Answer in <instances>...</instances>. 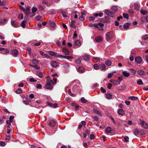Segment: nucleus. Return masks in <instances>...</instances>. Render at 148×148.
<instances>
[{
    "label": "nucleus",
    "instance_id": "39448f33",
    "mask_svg": "<svg viewBox=\"0 0 148 148\" xmlns=\"http://www.w3.org/2000/svg\"><path fill=\"white\" fill-rule=\"evenodd\" d=\"M30 10V8L29 6H27L26 9H25L24 12L27 15H29L31 14V12H29Z\"/></svg>",
    "mask_w": 148,
    "mask_h": 148
},
{
    "label": "nucleus",
    "instance_id": "37998d69",
    "mask_svg": "<svg viewBox=\"0 0 148 148\" xmlns=\"http://www.w3.org/2000/svg\"><path fill=\"white\" fill-rule=\"evenodd\" d=\"M81 101L83 103H86L87 102V101L84 97L82 98L81 99Z\"/></svg>",
    "mask_w": 148,
    "mask_h": 148
},
{
    "label": "nucleus",
    "instance_id": "9d476101",
    "mask_svg": "<svg viewBox=\"0 0 148 148\" xmlns=\"http://www.w3.org/2000/svg\"><path fill=\"white\" fill-rule=\"evenodd\" d=\"M102 21L103 22L109 23L110 22L109 17L108 16H106L104 18L102 19Z\"/></svg>",
    "mask_w": 148,
    "mask_h": 148
},
{
    "label": "nucleus",
    "instance_id": "f704fd0d",
    "mask_svg": "<svg viewBox=\"0 0 148 148\" xmlns=\"http://www.w3.org/2000/svg\"><path fill=\"white\" fill-rule=\"evenodd\" d=\"M68 92L69 95L72 97H74L76 96V95L75 94H73L71 92V90L70 89H69L68 90Z\"/></svg>",
    "mask_w": 148,
    "mask_h": 148
},
{
    "label": "nucleus",
    "instance_id": "864d4df0",
    "mask_svg": "<svg viewBox=\"0 0 148 148\" xmlns=\"http://www.w3.org/2000/svg\"><path fill=\"white\" fill-rule=\"evenodd\" d=\"M32 67H34V69H38L40 68L39 66L37 65L32 66Z\"/></svg>",
    "mask_w": 148,
    "mask_h": 148
},
{
    "label": "nucleus",
    "instance_id": "a19ab883",
    "mask_svg": "<svg viewBox=\"0 0 148 148\" xmlns=\"http://www.w3.org/2000/svg\"><path fill=\"white\" fill-rule=\"evenodd\" d=\"M32 62L33 64H37L38 63V60L37 59H33L32 60Z\"/></svg>",
    "mask_w": 148,
    "mask_h": 148
},
{
    "label": "nucleus",
    "instance_id": "a211bd4d",
    "mask_svg": "<svg viewBox=\"0 0 148 148\" xmlns=\"http://www.w3.org/2000/svg\"><path fill=\"white\" fill-rule=\"evenodd\" d=\"M106 98L108 99H111L112 97V95L109 93H106L105 94Z\"/></svg>",
    "mask_w": 148,
    "mask_h": 148
},
{
    "label": "nucleus",
    "instance_id": "338daca9",
    "mask_svg": "<svg viewBox=\"0 0 148 148\" xmlns=\"http://www.w3.org/2000/svg\"><path fill=\"white\" fill-rule=\"evenodd\" d=\"M77 36V32H76V31H75L74 32V34H73V38L75 37H76Z\"/></svg>",
    "mask_w": 148,
    "mask_h": 148
},
{
    "label": "nucleus",
    "instance_id": "4d7b16f0",
    "mask_svg": "<svg viewBox=\"0 0 148 148\" xmlns=\"http://www.w3.org/2000/svg\"><path fill=\"white\" fill-rule=\"evenodd\" d=\"M19 18L22 19L23 18V14H21L19 15Z\"/></svg>",
    "mask_w": 148,
    "mask_h": 148
},
{
    "label": "nucleus",
    "instance_id": "ea45409f",
    "mask_svg": "<svg viewBox=\"0 0 148 148\" xmlns=\"http://www.w3.org/2000/svg\"><path fill=\"white\" fill-rule=\"evenodd\" d=\"M94 69L96 70H98L99 69L98 65L97 64H95L93 66Z\"/></svg>",
    "mask_w": 148,
    "mask_h": 148
},
{
    "label": "nucleus",
    "instance_id": "b1692460",
    "mask_svg": "<svg viewBox=\"0 0 148 148\" xmlns=\"http://www.w3.org/2000/svg\"><path fill=\"white\" fill-rule=\"evenodd\" d=\"M117 112L119 114L121 115H123L125 113L124 111L122 109L118 110Z\"/></svg>",
    "mask_w": 148,
    "mask_h": 148
},
{
    "label": "nucleus",
    "instance_id": "2f4dec72",
    "mask_svg": "<svg viewBox=\"0 0 148 148\" xmlns=\"http://www.w3.org/2000/svg\"><path fill=\"white\" fill-rule=\"evenodd\" d=\"M93 110L94 112L96 114L99 115H101L100 112L99 111L97 110L96 109H93Z\"/></svg>",
    "mask_w": 148,
    "mask_h": 148
},
{
    "label": "nucleus",
    "instance_id": "8fccbe9b",
    "mask_svg": "<svg viewBox=\"0 0 148 148\" xmlns=\"http://www.w3.org/2000/svg\"><path fill=\"white\" fill-rule=\"evenodd\" d=\"M5 145V143L3 141L0 142V146H4Z\"/></svg>",
    "mask_w": 148,
    "mask_h": 148
},
{
    "label": "nucleus",
    "instance_id": "f03ea898",
    "mask_svg": "<svg viewBox=\"0 0 148 148\" xmlns=\"http://www.w3.org/2000/svg\"><path fill=\"white\" fill-rule=\"evenodd\" d=\"M47 22L50 25V26L52 28H54L56 26L55 23L53 21L51 20L50 19H48L47 20Z\"/></svg>",
    "mask_w": 148,
    "mask_h": 148
},
{
    "label": "nucleus",
    "instance_id": "4468645a",
    "mask_svg": "<svg viewBox=\"0 0 148 148\" xmlns=\"http://www.w3.org/2000/svg\"><path fill=\"white\" fill-rule=\"evenodd\" d=\"M103 40V38L101 36H99L97 37L95 39V40L98 42H101Z\"/></svg>",
    "mask_w": 148,
    "mask_h": 148
},
{
    "label": "nucleus",
    "instance_id": "dca6fc26",
    "mask_svg": "<svg viewBox=\"0 0 148 148\" xmlns=\"http://www.w3.org/2000/svg\"><path fill=\"white\" fill-rule=\"evenodd\" d=\"M75 44L76 46L79 47L82 44V42L79 41V40H77L75 41Z\"/></svg>",
    "mask_w": 148,
    "mask_h": 148
},
{
    "label": "nucleus",
    "instance_id": "49530a36",
    "mask_svg": "<svg viewBox=\"0 0 148 148\" xmlns=\"http://www.w3.org/2000/svg\"><path fill=\"white\" fill-rule=\"evenodd\" d=\"M6 21L7 20L6 19H1L0 20V23L1 24H4L5 23Z\"/></svg>",
    "mask_w": 148,
    "mask_h": 148
},
{
    "label": "nucleus",
    "instance_id": "c756f323",
    "mask_svg": "<svg viewBox=\"0 0 148 148\" xmlns=\"http://www.w3.org/2000/svg\"><path fill=\"white\" fill-rule=\"evenodd\" d=\"M105 63L106 65L109 66L111 65L112 62L110 60H108L105 62Z\"/></svg>",
    "mask_w": 148,
    "mask_h": 148
},
{
    "label": "nucleus",
    "instance_id": "c03bdc74",
    "mask_svg": "<svg viewBox=\"0 0 148 148\" xmlns=\"http://www.w3.org/2000/svg\"><path fill=\"white\" fill-rule=\"evenodd\" d=\"M130 25V24L128 23H125L124 25V28L127 29Z\"/></svg>",
    "mask_w": 148,
    "mask_h": 148
},
{
    "label": "nucleus",
    "instance_id": "a18cd8bd",
    "mask_svg": "<svg viewBox=\"0 0 148 148\" xmlns=\"http://www.w3.org/2000/svg\"><path fill=\"white\" fill-rule=\"evenodd\" d=\"M133 132H134V134L135 135H138V130L136 129H135L134 130V131H133Z\"/></svg>",
    "mask_w": 148,
    "mask_h": 148
},
{
    "label": "nucleus",
    "instance_id": "72a5a7b5",
    "mask_svg": "<svg viewBox=\"0 0 148 148\" xmlns=\"http://www.w3.org/2000/svg\"><path fill=\"white\" fill-rule=\"evenodd\" d=\"M129 99L132 100H137L138 99V98L136 97L131 96L129 97Z\"/></svg>",
    "mask_w": 148,
    "mask_h": 148
},
{
    "label": "nucleus",
    "instance_id": "e433bc0d",
    "mask_svg": "<svg viewBox=\"0 0 148 148\" xmlns=\"http://www.w3.org/2000/svg\"><path fill=\"white\" fill-rule=\"evenodd\" d=\"M137 83L139 85H143V83L142 80L141 79H139L138 81H137Z\"/></svg>",
    "mask_w": 148,
    "mask_h": 148
},
{
    "label": "nucleus",
    "instance_id": "58836bf2",
    "mask_svg": "<svg viewBox=\"0 0 148 148\" xmlns=\"http://www.w3.org/2000/svg\"><path fill=\"white\" fill-rule=\"evenodd\" d=\"M81 58H79L76 60L75 61V62L77 64H79L81 63Z\"/></svg>",
    "mask_w": 148,
    "mask_h": 148
},
{
    "label": "nucleus",
    "instance_id": "393cba45",
    "mask_svg": "<svg viewBox=\"0 0 148 148\" xmlns=\"http://www.w3.org/2000/svg\"><path fill=\"white\" fill-rule=\"evenodd\" d=\"M49 53L51 56H54L55 57H56L57 53L54 52L52 51H49Z\"/></svg>",
    "mask_w": 148,
    "mask_h": 148
},
{
    "label": "nucleus",
    "instance_id": "412c9836",
    "mask_svg": "<svg viewBox=\"0 0 148 148\" xmlns=\"http://www.w3.org/2000/svg\"><path fill=\"white\" fill-rule=\"evenodd\" d=\"M123 75L125 77H127L130 75V74L127 71H124L122 72Z\"/></svg>",
    "mask_w": 148,
    "mask_h": 148
},
{
    "label": "nucleus",
    "instance_id": "3c124183",
    "mask_svg": "<svg viewBox=\"0 0 148 148\" xmlns=\"http://www.w3.org/2000/svg\"><path fill=\"white\" fill-rule=\"evenodd\" d=\"M123 16L124 18H128L129 17V15L127 14L124 13L123 14Z\"/></svg>",
    "mask_w": 148,
    "mask_h": 148
},
{
    "label": "nucleus",
    "instance_id": "4c0bfd02",
    "mask_svg": "<svg viewBox=\"0 0 148 148\" xmlns=\"http://www.w3.org/2000/svg\"><path fill=\"white\" fill-rule=\"evenodd\" d=\"M56 57L61 58H64V56L58 54L57 53Z\"/></svg>",
    "mask_w": 148,
    "mask_h": 148
},
{
    "label": "nucleus",
    "instance_id": "0e129e2a",
    "mask_svg": "<svg viewBox=\"0 0 148 148\" xmlns=\"http://www.w3.org/2000/svg\"><path fill=\"white\" fill-rule=\"evenodd\" d=\"M110 119H111V120L112 121H113V123L114 124V125H115L116 122L115 121L114 119L112 116H111L110 117Z\"/></svg>",
    "mask_w": 148,
    "mask_h": 148
},
{
    "label": "nucleus",
    "instance_id": "bf43d9fd",
    "mask_svg": "<svg viewBox=\"0 0 148 148\" xmlns=\"http://www.w3.org/2000/svg\"><path fill=\"white\" fill-rule=\"evenodd\" d=\"M101 90L103 93H104L106 92V90L104 89L103 87H101Z\"/></svg>",
    "mask_w": 148,
    "mask_h": 148
},
{
    "label": "nucleus",
    "instance_id": "20e7f679",
    "mask_svg": "<svg viewBox=\"0 0 148 148\" xmlns=\"http://www.w3.org/2000/svg\"><path fill=\"white\" fill-rule=\"evenodd\" d=\"M112 36L111 33L110 32H108L106 35V39L107 41L110 40L112 38Z\"/></svg>",
    "mask_w": 148,
    "mask_h": 148
},
{
    "label": "nucleus",
    "instance_id": "69168bd1",
    "mask_svg": "<svg viewBox=\"0 0 148 148\" xmlns=\"http://www.w3.org/2000/svg\"><path fill=\"white\" fill-rule=\"evenodd\" d=\"M36 87L37 88L40 89L42 88V86L40 84H38L37 85Z\"/></svg>",
    "mask_w": 148,
    "mask_h": 148
},
{
    "label": "nucleus",
    "instance_id": "cd10ccee",
    "mask_svg": "<svg viewBox=\"0 0 148 148\" xmlns=\"http://www.w3.org/2000/svg\"><path fill=\"white\" fill-rule=\"evenodd\" d=\"M129 71L131 72L133 75H134L136 74V71L134 69L131 68L129 69Z\"/></svg>",
    "mask_w": 148,
    "mask_h": 148
},
{
    "label": "nucleus",
    "instance_id": "f257e3e1",
    "mask_svg": "<svg viewBox=\"0 0 148 148\" xmlns=\"http://www.w3.org/2000/svg\"><path fill=\"white\" fill-rule=\"evenodd\" d=\"M54 83L52 80H50L49 82H47L45 87L47 89L51 90L53 88L52 85H54Z\"/></svg>",
    "mask_w": 148,
    "mask_h": 148
},
{
    "label": "nucleus",
    "instance_id": "680f3d73",
    "mask_svg": "<svg viewBox=\"0 0 148 148\" xmlns=\"http://www.w3.org/2000/svg\"><path fill=\"white\" fill-rule=\"evenodd\" d=\"M47 104L48 106H49L51 107H53V103H51L49 102H48L47 103Z\"/></svg>",
    "mask_w": 148,
    "mask_h": 148
},
{
    "label": "nucleus",
    "instance_id": "774afa93",
    "mask_svg": "<svg viewBox=\"0 0 148 148\" xmlns=\"http://www.w3.org/2000/svg\"><path fill=\"white\" fill-rule=\"evenodd\" d=\"M39 8L40 10L41 11H43L44 10V8H43L42 7V6L41 5H40L39 6Z\"/></svg>",
    "mask_w": 148,
    "mask_h": 148
},
{
    "label": "nucleus",
    "instance_id": "c85d7f7f",
    "mask_svg": "<svg viewBox=\"0 0 148 148\" xmlns=\"http://www.w3.org/2000/svg\"><path fill=\"white\" fill-rule=\"evenodd\" d=\"M114 85H117L120 84V82L119 81L117 80H113L112 82H111Z\"/></svg>",
    "mask_w": 148,
    "mask_h": 148
},
{
    "label": "nucleus",
    "instance_id": "bb28decb",
    "mask_svg": "<svg viewBox=\"0 0 148 148\" xmlns=\"http://www.w3.org/2000/svg\"><path fill=\"white\" fill-rule=\"evenodd\" d=\"M148 39V34H145L142 37V40H145Z\"/></svg>",
    "mask_w": 148,
    "mask_h": 148
},
{
    "label": "nucleus",
    "instance_id": "473e14b6",
    "mask_svg": "<svg viewBox=\"0 0 148 148\" xmlns=\"http://www.w3.org/2000/svg\"><path fill=\"white\" fill-rule=\"evenodd\" d=\"M26 23V21H23L21 24V26L23 28L25 27Z\"/></svg>",
    "mask_w": 148,
    "mask_h": 148
},
{
    "label": "nucleus",
    "instance_id": "e2e57ef3",
    "mask_svg": "<svg viewBox=\"0 0 148 148\" xmlns=\"http://www.w3.org/2000/svg\"><path fill=\"white\" fill-rule=\"evenodd\" d=\"M93 119L95 121H97L98 120V118L96 116H94L93 117Z\"/></svg>",
    "mask_w": 148,
    "mask_h": 148
},
{
    "label": "nucleus",
    "instance_id": "0eeeda50",
    "mask_svg": "<svg viewBox=\"0 0 148 148\" xmlns=\"http://www.w3.org/2000/svg\"><path fill=\"white\" fill-rule=\"evenodd\" d=\"M50 65L53 67L55 68L58 66L59 64L56 61H52L51 62Z\"/></svg>",
    "mask_w": 148,
    "mask_h": 148
},
{
    "label": "nucleus",
    "instance_id": "9b49d317",
    "mask_svg": "<svg viewBox=\"0 0 148 148\" xmlns=\"http://www.w3.org/2000/svg\"><path fill=\"white\" fill-rule=\"evenodd\" d=\"M11 24L12 26L15 27H17L18 25V23L14 20L11 21Z\"/></svg>",
    "mask_w": 148,
    "mask_h": 148
},
{
    "label": "nucleus",
    "instance_id": "aec40b11",
    "mask_svg": "<svg viewBox=\"0 0 148 148\" xmlns=\"http://www.w3.org/2000/svg\"><path fill=\"white\" fill-rule=\"evenodd\" d=\"M138 73L140 76H142L145 75V72L144 71L140 70L138 71Z\"/></svg>",
    "mask_w": 148,
    "mask_h": 148
},
{
    "label": "nucleus",
    "instance_id": "de8ad7c7",
    "mask_svg": "<svg viewBox=\"0 0 148 148\" xmlns=\"http://www.w3.org/2000/svg\"><path fill=\"white\" fill-rule=\"evenodd\" d=\"M16 92L18 94H20L22 92V90L21 89L19 88L16 90Z\"/></svg>",
    "mask_w": 148,
    "mask_h": 148
},
{
    "label": "nucleus",
    "instance_id": "13d9d810",
    "mask_svg": "<svg viewBox=\"0 0 148 148\" xmlns=\"http://www.w3.org/2000/svg\"><path fill=\"white\" fill-rule=\"evenodd\" d=\"M129 138L128 136H126L124 138V140L125 142H128L129 141Z\"/></svg>",
    "mask_w": 148,
    "mask_h": 148
},
{
    "label": "nucleus",
    "instance_id": "79ce46f5",
    "mask_svg": "<svg viewBox=\"0 0 148 148\" xmlns=\"http://www.w3.org/2000/svg\"><path fill=\"white\" fill-rule=\"evenodd\" d=\"M112 10L115 12L117 11L118 10L117 7L116 6H113L112 8Z\"/></svg>",
    "mask_w": 148,
    "mask_h": 148
},
{
    "label": "nucleus",
    "instance_id": "052dcab7",
    "mask_svg": "<svg viewBox=\"0 0 148 148\" xmlns=\"http://www.w3.org/2000/svg\"><path fill=\"white\" fill-rule=\"evenodd\" d=\"M36 19L37 21H39L41 19V17L40 16H38L36 17Z\"/></svg>",
    "mask_w": 148,
    "mask_h": 148
},
{
    "label": "nucleus",
    "instance_id": "603ef678",
    "mask_svg": "<svg viewBox=\"0 0 148 148\" xmlns=\"http://www.w3.org/2000/svg\"><path fill=\"white\" fill-rule=\"evenodd\" d=\"M29 80L31 82H36L37 81L35 79L33 78H30L29 79Z\"/></svg>",
    "mask_w": 148,
    "mask_h": 148
},
{
    "label": "nucleus",
    "instance_id": "f3484780",
    "mask_svg": "<svg viewBox=\"0 0 148 148\" xmlns=\"http://www.w3.org/2000/svg\"><path fill=\"white\" fill-rule=\"evenodd\" d=\"M12 55L14 56H16L18 54V51L16 49H14L12 51Z\"/></svg>",
    "mask_w": 148,
    "mask_h": 148
},
{
    "label": "nucleus",
    "instance_id": "6e6d98bb",
    "mask_svg": "<svg viewBox=\"0 0 148 148\" xmlns=\"http://www.w3.org/2000/svg\"><path fill=\"white\" fill-rule=\"evenodd\" d=\"M95 138V135L94 134H91L90 135V138L91 140Z\"/></svg>",
    "mask_w": 148,
    "mask_h": 148
},
{
    "label": "nucleus",
    "instance_id": "7ed1b4c3",
    "mask_svg": "<svg viewBox=\"0 0 148 148\" xmlns=\"http://www.w3.org/2000/svg\"><path fill=\"white\" fill-rule=\"evenodd\" d=\"M104 12L109 16L113 17L114 16V14L113 12L109 10H106L104 11Z\"/></svg>",
    "mask_w": 148,
    "mask_h": 148
},
{
    "label": "nucleus",
    "instance_id": "1a4fd4ad",
    "mask_svg": "<svg viewBox=\"0 0 148 148\" xmlns=\"http://www.w3.org/2000/svg\"><path fill=\"white\" fill-rule=\"evenodd\" d=\"M37 10V9L36 7L32 8V13L31 14V15H30V16L31 17H33L35 15L34 12H36Z\"/></svg>",
    "mask_w": 148,
    "mask_h": 148
},
{
    "label": "nucleus",
    "instance_id": "4be33fe9",
    "mask_svg": "<svg viewBox=\"0 0 148 148\" xmlns=\"http://www.w3.org/2000/svg\"><path fill=\"white\" fill-rule=\"evenodd\" d=\"M100 68L102 70H105L106 69V66L105 64H101L99 65Z\"/></svg>",
    "mask_w": 148,
    "mask_h": 148
},
{
    "label": "nucleus",
    "instance_id": "5fc2aeb1",
    "mask_svg": "<svg viewBox=\"0 0 148 148\" xmlns=\"http://www.w3.org/2000/svg\"><path fill=\"white\" fill-rule=\"evenodd\" d=\"M113 75V73H109L108 75V78L109 79L111 78V77Z\"/></svg>",
    "mask_w": 148,
    "mask_h": 148
},
{
    "label": "nucleus",
    "instance_id": "09e8293b",
    "mask_svg": "<svg viewBox=\"0 0 148 148\" xmlns=\"http://www.w3.org/2000/svg\"><path fill=\"white\" fill-rule=\"evenodd\" d=\"M9 52V50L8 49H5L4 51L2 53L3 54H6L7 53H8Z\"/></svg>",
    "mask_w": 148,
    "mask_h": 148
},
{
    "label": "nucleus",
    "instance_id": "5701e85b",
    "mask_svg": "<svg viewBox=\"0 0 148 148\" xmlns=\"http://www.w3.org/2000/svg\"><path fill=\"white\" fill-rule=\"evenodd\" d=\"M77 71L79 73H83L84 72V70L82 67L80 66L78 68Z\"/></svg>",
    "mask_w": 148,
    "mask_h": 148
},
{
    "label": "nucleus",
    "instance_id": "f8f14e48",
    "mask_svg": "<svg viewBox=\"0 0 148 148\" xmlns=\"http://www.w3.org/2000/svg\"><path fill=\"white\" fill-rule=\"evenodd\" d=\"M56 125L55 121L53 120H50L49 122V125L51 127L54 126Z\"/></svg>",
    "mask_w": 148,
    "mask_h": 148
},
{
    "label": "nucleus",
    "instance_id": "6ab92c4d",
    "mask_svg": "<svg viewBox=\"0 0 148 148\" xmlns=\"http://www.w3.org/2000/svg\"><path fill=\"white\" fill-rule=\"evenodd\" d=\"M84 60L85 61H88L90 58L89 56L87 54H85L83 56Z\"/></svg>",
    "mask_w": 148,
    "mask_h": 148
},
{
    "label": "nucleus",
    "instance_id": "c9c22d12",
    "mask_svg": "<svg viewBox=\"0 0 148 148\" xmlns=\"http://www.w3.org/2000/svg\"><path fill=\"white\" fill-rule=\"evenodd\" d=\"M37 75L40 77L41 78L42 77L43 74L42 72L39 71L37 72Z\"/></svg>",
    "mask_w": 148,
    "mask_h": 148
},
{
    "label": "nucleus",
    "instance_id": "2eb2a0df",
    "mask_svg": "<svg viewBox=\"0 0 148 148\" xmlns=\"http://www.w3.org/2000/svg\"><path fill=\"white\" fill-rule=\"evenodd\" d=\"M62 51L65 55H69V52L66 47H64L63 48Z\"/></svg>",
    "mask_w": 148,
    "mask_h": 148
},
{
    "label": "nucleus",
    "instance_id": "6e6552de",
    "mask_svg": "<svg viewBox=\"0 0 148 148\" xmlns=\"http://www.w3.org/2000/svg\"><path fill=\"white\" fill-rule=\"evenodd\" d=\"M140 123L146 129H148V124L147 123L144 121H142V120H140Z\"/></svg>",
    "mask_w": 148,
    "mask_h": 148
},
{
    "label": "nucleus",
    "instance_id": "a878e982",
    "mask_svg": "<svg viewBox=\"0 0 148 148\" xmlns=\"http://www.w3.org/2000/svg\"><path fill=\"white\" fill-rule=\"evenodd\" d=\"M140 7V5L137 3H135L134 5V8L135 10H138Z\"/></svg>",
    "mask_w": 148,
    "mask_h": 148
},
{
    "label": "nucleus",
    "instance_id": "7c9ffc66",
    "mask_svg": "<svg viewBox=\"0 0 148 148\" xmlns=\"http://www.w3.org/2000/svg\"><path fill=\"white\" fill-rule=\"evenodd\" d=\"M140 12L143 15L147 14L148 13V12L146 10H141Z\"/></svg>",
    "mask_w": 148,
    "mask_h": 148
},
{
    "label": "nucleus",
    "instance_id": "ddd939ff",
    "mask_svg": "<svg viewBox=\"0 0 148 148\" xmlns=\"http://www.w3.org/2000/svg\"><path fill=\"white\" fill-rule=\"evenodd\" d=\"M106 132L107 134L112 133V128L110 127H107L106 129Z\"/></svg>",
    "mask_w": 148,
    "mask_h": 148
},
{
    "label": "nucleus",
    "instance_id": "423d86ee",
    "mask_svg": "<svg viewBox=\"0 0 148 148\" xmlns=\"http://www.w3.org/2000/svg\"><path fill=\"white\" fill-rule=\"evenodd\" d=\"M135 62L138 64H140L142 62V58L139 56L136 57L135 58Z\"/></svg>",
    "mask_w": 148,
    "mask_h": 148
}]
</instances>
